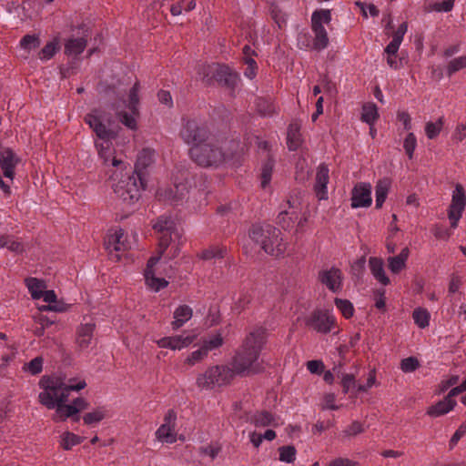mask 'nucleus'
Returning a JSON list of instances; mask_svg holds the SVG:
<instances>
[{
    "label": "nucleus",
    "instance_id": "1",
    "mask_svg": "<svg viewBox=\"0 0 466 466\" xmlns=\"http://www.w3.org/2000/svg\"><path fill=\"white\" fill-rule=\"evenodd\" d=\"M266 343V329L258 328L251 331L245 339L241 350L233 359L232 369L224 366H216L198 375L197 384L199 388H212L228 384L238 375H253L263 370L262 366L257 362L261 350Z\"/></svg>",
    "mask_w": 466,
    "mask_h": 466
},
{
    "label": "nucleus",
    "instance_id": "2",
    "mask_svg": "<svg viewBox=\"0 0 466 466\" xmlns=\"http://www.w3.org/2000/svg\"><path fill=\"white\" fill-rule=\"evenodd\" d=\"M248 235L255 243L258 244L270 256L279 257L286 251V245L282 243L281 231L273 226L252 225Z\"/></svg>",
    "mask_w": 466,
    "mask_h": 466
},
{
    "label": "nucleus",
    "instance_id": "3",
    "mask_svg": "<svg viewBox=\"0 0 466 466\" xmlns=\"http://www.w3.org/2000/svg\"><path fill=\"white\" fill-rule=\"evenodd\" d=\"M39 387L44 390L38 395L39 402L49 410L58 404H65L71 391L60 378L53 379L49 376H44L40 380Z\"/></svg>",
    "mask_w": 466,
    "mask_h": 466
},
{
    "label": "nucleus",
    "instance_id": "4",
    "mask_svg": "<svg viewBox=\"0 0 466 466\" xmlns=\"http://www.w3.org/2000/svg\"><path fill=\"white\" fill-rule=\"evenodd\" d=\"M147 188L142 187L133 174H126L113 186L114 193L124 207L135 206L141 198V191Z\"/></svg>",
    "mask_w": 466,
    "mask_h": 466
},
{
    "label": "nucleus",
    "instance_id": "5",
    "mask_svg": "<svg viewBox=\"0 0 466 466\" xmlns=\"http://www.w3.org/2000/svg\"><path fill=\"white\" fill-rule=\"evenodd\" d=\"M179 137L189 147H197L207 142L211 137V131L208 125L196 118L183 117Z\"/></svg>",
    "mask_w": 466,
    "mask_h": 466
},
{
    "label": "nucleus",
    "instance_id": "6",
    "mask_svg": "<svg viewBox=\"0 0 466 466\" xmlns=\"http://www.w3.org/2000/svg\"><path fill=\"white\" fill-rule=\"evenodd\" d=\"M188 154L191 160L202 167H217L225 160V154L222 149L208 141L189 147Z\"/></svg>",
    "mask_w": 466,
    "mask_h": 466
},
{
    "label": "nucleus",
    "instance_id": "7",
    "mask_svg": "<svg viewBox=\"0 0 466 466\" xmlns=\"http://www.w3.org/2000/svg\"><path fill=\"white\" fill-rule=\"evenodd\" d=\"M85 122L96 133V137L105 141H110L116 137V132L111 128V120L104 115L87 114Z\"/></svg>",
    "mask_w": 466,
    "mask_h": 466
},
{
    "label": "nucleus",
    "instance_id": "8",
    "mask_svg": "<svg viewBox=\"0 0 466 466\" xmlns=\"http://www.w3.org/2000/svg\"><path fill=\"white\" fill-rule=\"evenodd\" d=\"M466 207V194L461 184H456L452 192L451 203L448 208V218L451 220V228H456L459 220Z\"/></svg>",
    "mask_w": 466,
    "mask_h": 466
},
{
    "label": "nucleus",
    "instance_id": "9",
    "mask_svg": "<svg viewBox=\"0 0 466 466\" xmlns=\"http://www.w3.org/2000/svg\"><path fill=\"white\" fill-rule=\"evenodd\" d=\"M305 324L317 332L329 333L335 324V319L328 310L315 309L305 319Z\"/></svg>",
    "mask_w": 466,
    "mask_h": 466
},
{
    "label": "nucleus",
    "instance_id": "10",
    "mask_svg": "<svg viewBox=\"0 0 466 466\" xmlns=\"http://www.w3.org/2000/svg\"><path fill=\"white\" fill-rule=\"evenodd\" d=\"M351 208H369L371 206V185L367 182L357 183L351 190Z\"/></svg>",
    "mask_w": 466,
    "mask_h": 466
},
{
    "label": "nucleus",
    "instance_id": "11",
    "mask_svg": "<svg viewBox=\"0 0 466 466\" xmlns=\"http://www.w3.org/2000/svg\"><path fill=\"white\" fill-rule=\"evenodd\" d=\"M239 76L237 72L233 71L225 64H217L215 70L214 81L218 82L221 86L234 90L238 86Z\"/></svg>",
    "mask_w": 466,
    "mask_h": 466
},
{
    "label": "nucleus",
    "instance_id": "12",
    "mask_svg": "<svg viewBox=\"0 0 466 466\" xmlns=\"http://www.w3.org/2000/svg\"><path fill=\"white\" fill-rule=\"evenodd\" d=\"M153 154L148 148L142 149L137 155V161L134 166V169L131 174L137 176L140 185L144 187L147 184V167L153 162L152 160Z\"/></svg>",
    "mask_w": 466,
    "mask_h": 466
},
{
    "label": "nucleus",
    "instance_id": "13",
    "mask_svg": "<svg viewBox=\"0 0 466 466\" xmlns=\"http://www.w3.org/2000/svg\"><path fill=\"white\" fill-rule=\"evenodd\" d=\"M319 280L332 292H338L341 289L342 273L339 268L333 267L329 270L320 271Z\"/></svg>",
    "mask_w": 466,
    "mask_h": 466
},
{
    "label": "nucleus",
    "instance_id": "14",
    "mask_svg": "<svg viewBox=\"0 0 466 466\" xmlns=\"http://www.w3.org/2000/svg\"><path fill=\"white\" fill-rule=\"evenodd\" d=\"M329 167L326 164L322 163L318 167L316 182L314 185V190L319 199L328 198L327 185L329 183Z\"/></svg>",
    "mask_w": 466,
    "mask_h": 466
},
{
    "label": "nucleus",
    "instance_id": "15",
    "mask_svg": "<svg viewBox=\"0 0 466 466\" xmlns=\"http://www.w3.org/2000/svg\"><path fill=\"white\" fill-rule=\"evenodd\" d=\"M120 85V82L117 81L116 84H108L107 82H100L98 84L97 89L100 94L105 99L107 100L111 104V107L115 108V102L117 99L124 100V94L119 92L118 86Z\"/></svg>",
    "mask_w": 466,
    "mask_h": 466
},
{
    "label": "nucleus",
    "instance_id": "16",
    "mask_svg": "<svg viewBox=\"0 0 466 466\" xmlns=\"http://www.w3.org/2000/svg\"><path fill=\"white\" fill-rule=\"evenodd\" d=\"M88 37L89 34L86 30L81 37L68 38L65 43V54L66 56H79L85 50Z\"/></svg>",
    "mask_w": 466,
    "mask_h": 466
},
{
    "label": "nucleus",
    "instance_id": "17",
    "mask_svg": "<svg viewBox=\"0 0 466 466\" xmlns=\"http://www.w3.org/2000/svg\"><path fill=\"white\" fill-rule=\"evenodd\" d=\"M369 267L371 274L378 281L385 286L390 283V279L385 274L384 261L382 258L370 257L369 259Z\"/></svg>",
    "mask_w": 466,
    "mask_h": 466
},
{
    "label": "nucleus",
    "instance_id": "18",
    "mask_svg": "<svg viewBox=\"0 0 466 466\" xmlns=\"http://www.w3.org/2000/svg\"><path fill=\"white\" fill-rule=\"evenodd\" d=\"M311 28L315 37L313 41V48L316 50L325 49L329 46V37L327 31L321 23H311Z\"/></svg>",
    "mask_w": 466,
    "mask_h": 466
},
{
    "label": "nucleus",
    "instance_id": "19",
    "mask_svg": "<svg viewBox=\"0 0 466 466\" xmlns=\"http://www.w3.org/2000/svg\"><path fill=\"white\" fill-rule=\"evenodd\" d=\"M193 316L192 309L187 305H181L174 311V320L171 322L173 329H178Z\"/></svg>",
    "mask_w": 466,
    "mask_h": 466
},
{
    "label": "nucleus",
    "instance_id": "20",
    "mask_svg": "<svg viewBox=\"0 0 466 466\" xmlns=\"http://www.w3.org/2000/svg\"><path fill=\"white\" fill-rule=\"evenodd\" d=\"M456 406V400H449L445 397L439 400L436 404L431 405L426 411L431 417H439L444 415L453 410Z\"/></svg>",
    "mask_w": 466,
    "mask_h": 466
},
{
    "label": "nucleus",
    "instance_id": "21",
    "mask_svg": "<svg viewBox=\"0 0 466 466\" xmlns=\"http://www.w3.org/2000/svg\"><path fill=\"white\" fill-rule=\"evenodd\" d=\"M410 255L409 248L405 247L401 249L399 255L395 257H390L389 268L393 274L400 273L406 267V261Z\"/></svg>",
    "mask_w": 466,
    "mask_h": 466
},
{
    "label": "nucleus",
    "instance_id": "22",
    "mask_svg": "<svg viewBox=\"0 0 466 466\" xmlns=\"http://www.w3.org/2000/svg\"><path fill=\"white\" fill-rule=\"evenodd\" d=\"M300 127L296 123L289 124L287 132V146L290 151H296L302 144Z\"/></svg>",
    "mask_w": 466,
    "mask_h": 466
},
{
    "label": "nucleus",
    "instance_id": "23",
    "mask_svg": "<svg viewBox=\"0 0 466 466\" xmlns=\"http://www.w3.org/2000/svg\"><path fill=\"white\" fill-rule=\"evenodd\" d=\"M391 182L389 178L379 179L375 186L376 208L379 209L385 202L390 188Z\"/></svg>",
    "mask_w": 466,
    "mask_h": 466
},
{
    "label": "nucleus",
    "instance_id": "24",
    "mask_svg": "<svg viewBox=\"0 0 466 466\" xmlns=\"http://www.w3.org/2000/svg\"><path fill=\"white\" fill-rule=\"evenodd\" d=\"M251 424L257 428L267 427L269 425L276 426L274 423L275 417L268 410L255 412L249 419Z\"/></svg>",
    "mask_w": 466,
    "mask_h": 466
},
{
    "label": "nucleus",
    "instance_id": "25",
    "mask_svg": "<svg viewBox=\"0 0 466 466\" xmlns=\"http://www.w3.org/2000/svg\"><path fill=\"white\" fill-rule=\"evenodd\" d=\"M21 159L18 157L14 150L10 147L0 149V167L1 168L5 167H15Z\"/></svg>",
    "mask_w": 466,
    "mask_h": 466
},
{
    "label": "nucleus",
    "instance_id": "26",
    "mask_svg": "<svg viewBox=\"0 0 466 466\" xmlns=\"http://www.w3.org/2000/svg\"><path fill=\"white\" fill-rule=\"evenodd\" d=\"M218 63H212L208 65H199L198 66V75L202 82L207 86H211L214 83V75L217 68Z\"/></svg>",
    "mask_w": 466,
    "mask_h": 466
},
{
    "label": "nucleus",
    "instance_id": "27",
    "mask_svg": "<svg viewBox=\"0 0 466 466\" xmlns=\"http://www.w3.org/2000/svg\"><path fill=\"white\" fill-rule=\"evenodd\" d=\"M56 410V415L53 417V420L55 421H57L59 420L61 421L66 420L67 418H70L71 416H75L77 413H79V410L76 408V405L72 404H58L56 407H55Z\"/></svg>",
    "mask_w": 466,
    "mask_h": 466
},
{
    "label": "nucleus",
    "instance_id": "28",
    "mask_svg": "<svg viewBox=\"0 0 466 466\" xmlns=\"http://www.w3.org/2000/svg\"><path fill=\"white\" fill-rule=\"evenodd\" d=\"M25 283L31 293L32 299H39L42 298V292L46 288L44 280L35 278H27L25 279Z\"/></svg>",
    "mask_w": 466,
    "mask_h": 466
},
{
    "label": "nucleus",
    "instance_id": "29",
    "mask_svg": "<svg viewBox=\"0 0 466 466\" xmlns=\"http://www.w3.org/2000/svg\"><path fill=\"white\" fill-rule=\"evenodd\" d=\"M176 224L174 220L167 216H159L153 224V228L158 233L173 232Z\"/></svg>",
    "mask_w": 466,
    "mask_h": 466
},
{
    "label": "nucleus",
    "instance_id": "30",
    "mask_svg": "<svg viewBox=\"0 0 466 466\" xmlns=\"http://www.w3.org/2000/svg\"><path fill=\"white\" fill-rule=\"evenodd\" d=\"M85 437L78 436L73 432L66 431L61 436L60 446L65 451H69L77 444H80L84 441Z\"/></svg>",
    "mask_w": 466,
    "mask_h": 466
},
{
    "label": "nucleus",
    "instance_id": "31",
    "mask_svg": "<svg viewBox=\"0 0 466 466\" xmlns=\"http://www.w3.org/2000/svg\"><path fill=\"white\" fill-rule=\"evenodd\" d=\"M175 425L168 426L162 424L156 431V436L159 441H166L167 443H174L177 441Z\"/></svg>",
    "mask_w": 466,
    "mask_h": 466
},
{
    "label": "nucleus",
    "instance_id": "32",
    "mask_svg": "<svg viewBox=\"0 0 466 466\" xmlns=\"http://www.w3.org/2000/svg\"><path fill=\"white\" fill-rule=\"evenodd\" d=\"M107 410L105 407H98L93 411L87 412L83 416V420L86 425H92L98 423L106 417Z\"/></svg>",
    "mask_w": 466,
    "mask_h": 466
},
{
    "label": "nucleus",
    "instance_id": "33",
    "mask_svg": "<svg viewBox=\"0 0 466 466\" xmlns=\"http://www.w3.org/2000/svg\"><path fill=\"white\" fill-rule=\"evenodd\" d=\"M257 110L261 116H272L277 113V108L274 103L266 98H258Z\"/></svg>",
    "mask_w": 466,
    "mask_h": 466
},
{
    "label": "nucleus",
    "instance_id": "34",
    "mask_svg": "<svg viewBox=\"0 0 466 466\" xmlns=\"http://www.w3.org/2000/svg\"><path fill=\"white\" fill-rule=\"evenodd\" d=\"M361 120L370 127L379 118V113L377 106L373 103L364 105L362 107Z\"/></svg>",
    "mask_w": 466,
    "mask_h": 466
},
{
    "label": "nucleus",
    "instance_id": "35",
    "mask_svg": "<svg viewBox=\"0 0 466 466\" xmlns=\"http://www.w3.org/2000/svg\"><path fill=\"white\" fill-rule=\"evenodd\" d=\"M412 318L418 327L424 329L429 326L431 315L426 309L417 308L413 310Z\"/></svg>",
    "mask_w": 466,
    "mask_h": 466
},
{
    "label": "nucleus",
    "instance_id": "36",
    "mask_svg": "<svg viewBox=\"0 0 466 466\" xmlns=\"http://www.w3.org/2000/svg\"><path fill=\"white\" fill-rule=\"evenodd\" d=\"M59 46L56 39L48 42L38 53L39 59L46 61L51 59L58 51Z\"/></svg>",
    "mask_w": 466,
    "mask_h": 466
},
{
    "label": "nucleus",
    "instance_id": "37",
    "mask_svg": "<svg viewBox=\"0 0 466 466\" xmlns=\"http://www.w3.org/2000/svg\"><path fill=\"white\" fill-rule=\"evenodd\" d=\"M334 303L344 318L350 319L353 316L354 307L349 299L336 298Z\"/></svg>",
    "mask_w": 466,
    "mask_h": 466
},
{
    "label": "nucleus",
    "instance_id": "38",
    "mask_svg": "<svg viewBox=\"0 0 466 466\" xmlns=\"http://www.w3.org/2000/svg\"><path fill=\"white\" fill-rule=\"evenodd\" d=\"M279 461L287 463L294 462L297 450L293 445L281 446L279 448Z\"/></svg>",
    "mask_w": 466,
    "mask_h": 466
},
{
    "label": "nucleus",
    "instance_id": "39",
    "mask_svg": "<svg viewBox=\"0 0 466 466\" xmlns=\"http://www.w3.org/2000/svg\"><path fill=\"white\" fill-rule=\"evenodd\" d=\"M274 167V160L271 157H268L267 161L264 162L262 166L261 171V187L265 188L271 180L272 171Z\"/></svg>",
    "mask_w": 466,
    "mask_h": 466
},
{
    "label": "nucleus",
    "instance_id": "40",
    "mask_svg": "<svg viewBox=\"0 0 466 466\" xmlns=\"http://www.w3.org/2000/svg\"><path fill=\"white\" fill-rule=\"evenodd\" d=\"M139 82L137 81L129 90V104L128 108L134 115H138L137 105L139 103L138 97Z\"/></svg>",
    "mask_w": 466,
    "mask_h": 466
},
{
    "label": "nucleus",
    "instance_id": "41",
    "mask_svg": "<svg viewBox=\"0 0 466 466\" xmlns=\"http://www.w3.org/2000/svg\"><path fill=\"white\" fill-rule=\"evenodd\" d=\"M146 283L148 287L153 289L155 291H159L160 289L166 288L168 285V281L163 278H157L155 276V273L150 275H146L145 277Z\"/></svg>",
    "mask_w": 466,
    "mask_h": 466
},
{
    "label": "nucleus",
    "instance_id": "42",
    "mask_svg": "<svg viewBox=\"0 0 466 466\" xmlns=\"http://www.w3.org/2000/svg\"><path fill=\"white\" fill-rule=\"evenodd\" d=\"M466 67V56L454 58L450 61L447 66V75L451 76L454 73Z\"/></svg>",
    "mask_w": 466,
    "mask_h": 466
},
{
    "label": "nucleus",
    "instance_id": "43",
    "mask_svg": "<svg viewBox=\"0 0 466 466\" xmlns=\"http://www.w3.org/2000/svg\"><path fill=\"white\" fill-rule=\"evenodd\" d=\"M40 44V38L36 35H25L20 41V46L26 50L36 49Z\"/></svg>",
    "mask_w": 466,
    "mask_h": 466
},
{
    "label": "nucleus",
    "instance_id": "44",
    "mask_svg": "<svg viewBox=\"0 0 466 466\" xmlns=\"http://www.w3.org/2000/svg\"><path fill=\"white\" fill-rule=\"evenodd\" d=\"M44 359L40 356L35 357L28 363H25L23 370L30 372L32 375L39 374L43 370Z\"/></svg>",
    "mask_w": 466,
    "mask_h": 466
},
{
    "label": "nucleus",
    "instance_id": "45",
    "mask_svg": "<svg viewBox=\"0 0 466 466\" xmlns=\"http://www.w3.org/2000/svg\"><path fill=\"white\" fill-rule=\"evenodd\" d=\"M365 431L363 425L358 421H353L350 425H349L345 430H343L341 436L342 438H351L356 437L357 435Z\"/></svg>",
    "mask_w": 466,
    "mask_h": 466
},
{
    "label": "nucleus",
    "instance_id": "46",
    "mask_svg": "<svg viewBox=\"0 0 466 466\" xmlns=\"http://www.w3.org/2000/svg\"><path fill=\"white\" fill-rule=\"evenodd\" d=\"M443 126V118L440 117L436 123L428 122L425 127V132L429 139L435 138L441 132Z\"/></svg>",
    "mask_w": 466,
    "mask_h": 466
},
{
    "label": "nucleus",
    "instance_id": "47",
    "mask_svg": "<svg viewBox=\"0 0 466 466\" xmlns=\"http://www.w3.org/2000/svg\"><path fill=\"white\" fill-rule=\"evenodd\" d=\"M420 366L419 360L416 357H408L400 361V369L403 372H413Z\"/></svg>",
    "mask_w": 466,
    "mask_h": 466
},
{
    "label": "nucleus",
    "instance_id": "48",
    "mask_svg": "<svg viewBox=\"0 0 466 466\" xmlns=\"http://www.w3.org/2000/svg\"><path fill=\"white\" fill-rule=\"evenodd\" d=\"M417 146V139L413 133H409L404 139L403 147L405 152L409 157V159L413 158L414 150Z\"/></svg>",
    "mask_w": 466,
    "mask_h": 466
},
{
    "label": "nucleus",
    "instance_id": "49",
    "mask_svg": "<svg viewBox=\"0 0 466 466\" xmlns=\"http://www.w3.org/2000/svg\"><path fill=\"white\" fill-rule=\"evenodd\" d=\"M331 21V11L329 9H320L313 12L311 15V23H321L324 22L329 24Z\"/></svg>",
    "mask_w": 466,
    "mask_h": 466
},
{
    "label": "nucleus",
    "instance_id": "50",
    "mask_svg": "<svg viewBox=\"0 0 466 466\" xmlns=\"http://www.w3.org/2000/svg\"><path fill=\"white\" fill-rule=\"evenodd\" d=\"M277 224L284 230H289L293 227L294 219L288 211H281L277 218Z\"/></svg>",
    "mask_w": 466,
    "mask_h": 466
},
{
    "label": "nucleus",
    "instance_id": "51",
    "mask_svg": "<svg viewBox=\"0 0 466 466\" xmlns=\"http://www.w3.org/2000/svg\"><path fill=\"white\" fill-rule=\"evenodd\" d=\"M365 266H366V256L363 255L351 265L352 276L354 278L360 279L365 270Z\"/></svg>",
    "mask_w": 466,
    "mask_h": 466
},
{
    "label": "nucleus",
    "instance_id": "52",
    "mask_svg": "<svg viewBox=\"0 0 466 466\" xmlns=\"http://www.w3.org/2000/svg\"><path fill=\"white\" fill-rule=\"evenodd\" d=\"M225 249L218 247H214L208 249H206L201 254V258L205 260H209L212 258H222L224 257Z\"/></svg>",
    "mask_w": 466,
    "mask_h": 466
},
{
    "label": "nucleus",
    "instance_id": "53",
    "mask_svg": "<svg viewBox=\"0 0 466 466\" xmlns=\"http://www.w3.org/2000/svg\"><path fill=\"white\" fill-rule=\"evenodd\" d=\"M135 116L133 113L128 114L127 112H119L118 117L122 124H124L127 127L130 129L137 128V121L135 119Z\"/></svg>",
    "mask_w": 466,
    "mask_h": 466
},
{
    "label": "nucleus",
    "instance_id": "54",
    "mask_svg": "<svg viewBox=\"0 0 466 466\" xmlns=\"http://www.w3.org/2000/svg\"><path fill=\"white\" fill-rule=\"evenodd\" d=\"M207 349H205L203 346L198 349L197 350L193 351L187 359V362L188 364L194 365L195 363L200 361L208 355Z\"/></svg>",
    "mask_w": 466,
    "mask_h": 466
},
{
    "label": "nucleus",
    "instance_id": "55",
    "mask_svg": "<svg viewBox=\"0 0 466 466\" xmlns=\"http://www.w3.org/2000/svg\"><path fill=\"white\" fill-rule=\"evenodd\" d=\"M223 344V338L221 334H217L208 340L204 341L203 347L207 349V351L219 348Z\"/></svg>",
    "mask_w": 466,
    "mask_h": 466
},
{
    "label": "nucleus",
    "instance_id": "56",
    "mask_svg": "<svg viewBox=\"0 0 466 466\" xmlns=\"http://www.w3.org/2000/svg\"><path fill=\"white\" fill-rule=\"evenodd\" d=\"M455 0H444L442 2H436L431 5V10L435 12H450L454 6Z\"/></svg>",
    "mask_w": 466,
    "mask_h": 466
},
{
    "label": "nucleus",
    "instance_id": "57",
    "mask_svg": "<svg viewBox=\"0 0 466 466\" xmlns=\"http://www.w3.org/2000/svg\"><path fill=\"white\" fill-rule=\"evenodd\" d=\"M341 385L344 394H347L351 388L353 389L358 387L356 385V380L353 374H343L341 379Z\"/></svg>",
    "mask_w": 466,
    "mask_h": 466
},
{
    "label": "nucleus",
    "instance_id": "58",
    "mask_svg": "<svg viewBox=\"0 0 466 466\" xmlns=\"http://www.w3.org/2000/svg\"><path fill=\"white\" fill-rule=\"evenodd\" d=\"M307 368L310 373L320 375L324 372L325 366L321 360H313L307 362Z\"/></svg>",
    "mask_w": 466,
    "mask_h": 466
},
{
    "label": "nucleus",
    "instance_id": "59",
    "mask_svg": "<svg viewBox=\"0 0 466 466\" xmlns=\"http://www.w3.org/2000/svg\"><path fill=\"white\" fill-rule=\"evenodd\" d=\"M466 434V420L457 429L450 440V448L452 449L458 441Z\"/></svg>",
    "mask_w": 466,
    "mask_h": 466
},
{
    "label": "nucleus",
    "instance_id": "60",
    "mask_svg": "<svg viewBox=\"0 0 466 466\" xmlns=\"http://www.w3.org/2000/svg\"><path fill=\"white\" fill-rule=\"evenodd\" d=\"M125 236V231L122 228H119L116 230L114 234V239H115V245L114 249L116 251H119L121 249H126L127 245L125 244V241L123 240V238Z\"/></svg>",
    "mask_w": 466,
    "mask_h": 466
},
{
    "label": "nucleus",
    "instance_id": "61",
    "mask_svg": "<svg viewBox=\"0 0 466 466\" xmlns=\"http://www.w3.org/2000/svg\"><path fill=\"white\" fill-rule=\"evenodd\" d=\"M432 233L436 238L441 239V240H448L451 236V233L449 232V230L447 228H445L442 226L438 225V224H436L434 226V228L432 229Z\"/></svg>",
    "mask_w": 466,
    "mask_h": 466
},
{
    "label": "nucleus",
    "instance_id": "62",
    "mask_svg": "<svg viewBox=\"0 0 466 466\" xmlns=\"http://www.w3.org/2000/svg\"><path fill=\"white\" fill-rule=\"evenodd\" d=\"M171 233L172 232L160 233L161 236L159 237L158 243L160 255H163L166 249L168 248L171 242Z\"/></svg>",
    "mask_w": 466,
    "mask_h": 466
},
{
    "label": "nucleus",
    "instance_id": "63",
    "mask_svg": "<svg viewBox=\"0 0 466 466\" xmlns=\"http://www.w3.org/2000/svg\"><path fill=\"white\" fill-rule=\"evenodd\" d=\"M76 66H77L76 60H73V61L69 62L68 65H66V66H61L59 69H60V74H61L62 78L69 77L74 73L73 70L75 68H76Z\"/></svg>",
    "mask_w": 466,
    "mask_h": 466
},
{
    "label": "nucleus",
    "instance_id": "64",
    "mask_svg": "<svg viewBox=\"0 0 466 466\" xmlns=\"http://www.w3.org/2000/svg\"><path fill=\"white\" fill-rule=\"evenodd\" d=\"M331 466H360V463L347 458H337L331 461Z\"/></svg>",
    "mask_w": 466,
    "mask_h": 466
}]
</instances>
